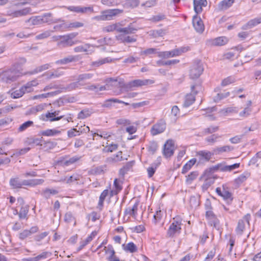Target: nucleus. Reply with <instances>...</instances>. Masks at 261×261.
Wrapping results in <instances>:
<instances>
[{
  "label": "nucleus",
  "mask_w": 261,
  "mask_h": 261,
  "mask_svg": "<svg viewBox=\"0 0 261 261\" xmlns=\"http://www.w3.org/2000/svg\"><path fill=\"white\" fill-rule=\"evenodd\" d=\"M94 74L91 73H84L77 75L76 81L71 83L66 87L61 88V91H70L80 87H85L88 85V81L90 80L93 76Z\"/></svg>",
  "instance_id": "nucleus-1"
},
{
  "label": "nucleus",
  "mask_w": 261,
  "mask_h": 261,
  "mask_svg": "<svg viewBox=\"0 0 261 261\" xmlns=\"http://www.w3.org/2000/svg\"><path fill=\"white\" fill-rule=\"evenodd\" d=\"M123 12V10L119 9H108L101 11L100 15L93 17L92 19L98 21L111 20L114 17L122 13Z\"/></svg>",
  "instance_id": "nucleus-2"
},
{
  "label": "nucleus",
  "mask_w": 261,
  "mask_h": 261,
  "mask_svg": "<svg viewBox=\"0 0 261 261\" xmlns=\"http://www.w3.org/2000/svg\"><path fill=\"white\" fill-rule=\"evenodd\" d=\"M51 14L45 13L42 15L32 16L25 20L26 25L29 27L40 25L43 23H47L50 21V17Z\"/></svg>",
  "instance_id": "nucleus-3"
},
{
  "label": "nucleus",
  "mask_w": 261,
  "mask_h": 261,
  "mask_svg": "<svg viewBox=\"0 0 261 261\" xmlns=\"http://www.w3.org/2000/svg\"><path fill=\"white\" fill-rule=\"evenodd\" d=\"M134 31H137L131 25L127 27H124L122 23L117 22L106 26L103 29V31L111 32L116 31L118 33H133Z\"/></svg>",
  "instance_id": "nucleus-4"
},
{
  "label": "nucleus",
  "mask_w": 261,
  "mask_h": 261,
  "mask_svg": "<svg viewBox=\"0 0 261 261\" xmlns=\"http://www.w3.org/2000/svg\"><path fill=\"white\" fill-rule=\"evenodd\" d=\"M38 84L36 80H33L28 82L25 85L22 86L19 89L16 90L11 93V96L13 98L21 97L25 93L32 91L33 87Z\"/></svg>",
  "instance_id": "nucleus-5"
},
{
  "label": "nucleus",
  "mask_w": 261,
  "mask_h": 261,
  "mask_svg": "<svg viewBox=\"0 0 261 261\" xmlns=\"http://www.w3.org/2000/svg\"><path fill=\"white\" fill-rule=\"evenodd\" d=\"M191 93L186 95L183 103V106L186 108L189 107L195 101V95L201 90V87L199 84H195L191 86Z\"/></svg>",
  "instance_id": "nucleus-6"
},
{
  "label": "nucleus",
  "mask_w": 261,
  "mask_h": 261,
  "mask_svg": "<svg viewBox=\"0 0 261 261\" xmlns=\"http://www.w3.org/2000/svg\"><path fill=\"white\" fill-rule=\"evenodd\" d=\"M181 220L180 218H174L172 223L168 229L167 236L169 237H173L176 233H179L181 230Z\"/></svg>",
  "instance_id": "nucleus-7"
},
{
  "label": "nucleus",
  "mask_w": 261,
  "mask_h": 261,
  "mask_svg": "<svg viewBox=\"0 0 261 261\" xmlns=\"http://www.w3.org/2000/svg\"><path fill=\"white\" fill-rule=\"evenodd\" d=\"M21 75V73L15 69L5 71L2 75V81L7 83H11L17 80Z\"/></svg>",
  "instance_id": "nucleus-8"
},
{
  "label": "nucleus",
  "mask_w": 261,
  "mask_h": 261,
  "mask_svg": "<svg viewBox=\"0 0 261 261\" xmlns=\"http://www.w3.org/2000/svg\"><path fill=\"white\" fill-rule=\"evenodd\" d=\"M203 71L202 63L200 61L195 62L190 70V76L193 79H197L201 74Z\"/></svg>",
  "instance_id": "nucleus-9"
},
{
  "label": "nucleus",
  "mask_w": 261,
  "mask_h": 261,
  "mask_svg": "<svg viewBox=\"0 0 261 261\" xmlns=\"http://www.w3.org/2000/svg\"><path fill=\"white\" fill-rule=\"evenodd\" d=\"M166 127L165 121L163 119L160 120L156 123L154 124L150 130L151 134L155 136L164 132Z\"/></svg>",
  "instance_id": "nucleus-10"
},
{
  "label": "nucleus",
  "mask_w": 261,
  "mask_h": 261,
  "mask_svg": "<svg viewBox=\"0 0 261 261\" xmlns=\"http://www.w3.org/2000/svg\"><path fill=\"white\" fill-rule=\"evenodd\" d=\"M250 218V215L249 214H247L244 216L242 219L239 220L237 227L236 229V232L238 234H242L245 228V223H247L249 225Z\"/></svg>",
  "instance_id": "nucleus-11"
},
{
  "label": "nucleus",
  "mask_w": 261,
  "mask_h": 261,
  "mask_svg": "<svg viewBox=\"0 0 261 261\" xmlns=\"http://www.w3.org/2000/svg\"><path fill=\"white\" fill-rule=\"evenodd\" d=\"M174 150L173 141L171 140H168L164 145L163 153L166 158H169L173 154Z\"/></svg>",
  "instance_id": "nucleus-12"
},
{
  "label": "nucleus",
  "mask_w": 261,
  "mask_h": 261,
  "mask_svg": "<svg viewBox=\"0 0 261 261\" xmlns=\"http://www.w3.org/2000/svg\"><path fill=\"white\" fill-rule=\"evenodd\" d=\"M53 38L56 41H59L58 44L62 46H71L74 42L67 35L54 36Z\"/></svg>",
  "instance_id": "nucleus-13"
},
{
  "label": "nucleus",
  "mask_w": 261,
  "mask_h": 261,
  "mask_svg": "<svg viewBox=\"0 0 261 261\" xmlns=\"http://www.w3.org/2000/svg\"><path fill=\"white\" fill-rule=\"evenodd\" d=\"M154 83V81L151 80H136L128 83L125 87L126 88H132L133 87L142 86L148 84Z\"/></svg>",
  "instance_id": "nucleus-14"
},
{
  "label": "nucleus",
  "mask_w": 261,
  "mask_h": 261,
  "mask_svg": "<svg viewBox=\"0 0 261 261\" xmlns=\"http://www.w3.org/2000/svg\"><path fill=\"white\" fill-rule=\"evenodd\" d=\"M31 9L30 7H26L21 10L9 11L8 12V15L12 17H18L23 16L27 15L28 14L31 13Z\"/></svg>",
  "instance_id": "nucleus-15"
},
{
  "label": "nucleus",
  "mask_w": 261,
  "mask_h": 261,
  "mask_svg": "<svg viewBox=\"0 0 261 261\" xmlns=\"http://www.w3.org/2000/svg\"><path fill=\"white\" fill-rule=\"evenodd\" d=\"M206 0H193L194 9L196 14L202 11V8L207 6Z\"/></svg>",
  "instance_id": "nucleus-16"
},
{
  "label": "nucleus",
  "mask_w": 261,
  "mask_h": 261,
  "mask_svg": "<svg viewBox=\"0 0 261 261\" xmlns=\"http://www.w3.org/2000/svg\"><path fill=\"white\" fill-rule=\"evenodd\" d=\"M193 25L196 32L202 33L204 30V26L202 20L197 16L193 18Z\"/></svg>",
  "instance_id": "nucleus-17"
},
{
  "label": "nucleus",
  "mask_w": 261,
  "mask_h": 261,
  "mask_svg": "<svg viewBox=\"0 0 261 261\" xmlns=\"http://www.w3.org/2000/svg\"><path fill=\"white\" fill-rule=\"evenodd\" d=\"M120 79L118 78H107L105 80V83L106 84V86H111V87H123L124 85V83L123 81L122 82L119 81Z\"/></svg>",
  "instance_id": "nucleus-18"
},
{
  "label": "nucleus",
  "mask_w": 261,
  "mask_h": 261,
  "mask_svg": "<svg viewBox=\"0 0 261 261\" xmlns=\"http://www.w3.org/2000/svg\"><path fill=\"white\" fill-rule=\"evenodd\" d=\"M214 151L210 152L206 150L199 151L197 152V155L201 161H208L212 155H214Z\"/></svg>",
  "instance_id": "nucleus-19"
},
{
  "label": "nucleus",
  "mask_w": 261,
  "mask_h": 261,
  "mask_svg": "<svg viewBox=\"0 0 261 261\" xmlns=\"http://www.w3.org/2000/svg\"><path fill=\"white\" fill-rule=\"evenodd\" d=\"M240 163H236L231 165H225L223 164H218L216 168L221 171H231L240 167Z\"/></svg>",
  "instance_id": "nucleus-20"
},
{
  "label": "nucleus",
  "mask_w": 261,
  "mask_h": 261,
  "mask_svg": "<svg viewBox=\"0 0 261 261\" xmlns=\"http://www.w3.org/2000/svg\"><path fill=\"white\" fill-rule=\"evenodd\" d=\"M222 197L228 204L232 201L233 198L231 193L229 191L228 187L226 185L222 186Z\"/></svg>",
  "instance_id": "nucleus-21"
},
{
  "label": "nucleus",
  "mask_w": 261,
  "mask_h": 261,
  "mask_svg": "<svg viewBox=\"0 0 261 261\" xmlns=\"http://www.w3.org/2000/svg\"><path fill=\"white\" fill-rule=\"evenodd\" d=\"M139 202L137 201L132 206H128L125 210V215L133 216L136 218L137 215V210Z\"/></svg>",
  "instance_id": "nucleus-22"
},
{
  "label": "nucleus",
  "mask_w": 261,
  "mask_h": 261,
  "mask_svg": "<svg viewBox=\"0 0 261 261\" xmlns=\"http://www.w3.org/2000/svg\"><path fill=\"white\" fill-rule=\"evenodd\" d=\"M44 182L43 179H33L30 180H23L21 181V187L22 186H35L42 184Z\"/></svg>",
  "instance_id": "nucleus-23"
},
{
  "label": "nucleus",
  "mask_w": 261,
  "mask_h": 261,
  "mask_svg": "<svg viewBox=\"0 0 261 261\" xmlns=\"http://www.w3.org/2000/svg\"><path fill=\"white\" fill-rule=\"evenodd\" d=\"M77 60L78 59L76 57L69 56L56 61L55 63L57 65H66L71 62H76Z\"/></svg>",
  "instance_id": "nucleus-24"
},
{
  "label": "nucleus",
  "mask_w": 261,
  "mask_h": 261,
  "mask_svg": "<svg viewBox=\"0 0 261 261\" xmlns=\"http://www.w3.org/2000/svg\"><path fill=\"white\" fill-rule=\"evenodd\" d=\"M62 118H63V116L55 117V113H53V112H47L45 115H42L41 116V119L44 121H47L48 120L51 122L58 121Z\"/></svg>",
  "instance_id": "nucleus-25"
},
{
  "label": "nucleus",
  "mask_w": 261,
  "mask_h": 261,
  "mask_svg": "<svg viewBox=\"0 0 261 261\" xmlns=\"http://www.w3.org/2000/svg\"><path fill=\"white\" fill-rule=\"evenodd\" d=\"M233 147L229 145H225L221 147H217L213 149L215 154H220L223 152H230L233 150Z\"/></svg>",
  "instance_id": "nucleus-26"
},
{
  "label": "nucleus",
  "mask_w": 261,
  "mask_h": 261,
  "mask_svg": "<svg viewBox=\"0 0 261 261\" xmlns=\"http://www.w3.org/2000/svg\"><path fill=\"white\" fill-rule=\"evenodd\" d=\"M228 41V39L225 36H221L211 40L212 44L215 46H222L226 44Z\"/></svg>",
  "instance_id": "nucleus-27"
},
{
  "label": "nucleus",
  "mask_w": 261,
  "mask_h": 261,
  "mask_svg": "<svg viewBox=\"0 0 261 261\" xmlns=\"http://www.w3.org/2000/svg\"><path fill=\"white\" fill-rule=\"evenodd\" d=\"M206 217L209 220L211 225L216 226L219 224V220L212 211H207L206 212Z\"/></svg>",
  "instance_id": "nucleus-28"
},
{
  "label": "nucleus",
  "mask_w": 261,
  "mask_h": 261,
  "mask_svg": "<svg viewBox=\"0 0 261 261\" xmlns=\"http://www.w3.org/2000/svg\"><path fill=\"white\" fill-rule=\"evenodd\" d=\"M178 51L175 49L171 51H161L159 53V57L163 58H169L178 56Z\"/></svg>",
  "instance_id": "nucleus-29"
},
{
  "label": "nucleus",
  "mask_w": 261,
  "mask_h": 261,
  "mask_svg": "<svg viewBox=\"0 0 261 261\" xmlns=\"http://www.w3.org/2000/svg\"><path fill=\"white\" fill-rule=\"evenodd\" d=\"M127 34H119L116 36L118 40L124 43H131L136 41V38L127 35Z\"/></svg>",
  "instance_id": "nucleus-30"
},
{
  "label": "nucleus",
  "mask_w": 261,
  "mask_h": 261,
  "mask_svg": "<svg viewBox=\"0 0 261 261\" xmlns=\"http://www.w3.org/2000/svg\"><path fill=\"white\" fill-rule=\"evenodd\" d=\"M112 102H117L120 103H123L126 106L129 105V103L127 102H125L122 100H120L117 98H110L107 99L105 101L104 103L102 105V107L105 108H110L112 106Z\"/></svg>",
  "instance_id": "nucleus-31"
},
{
  "label": "nucleus",
  "mask_w": 261,
  "mask_h": 261,
  "mask_svg": "<svg viewBox=\"0 0 261 261\" xmlns=\"http://www.w3.org/2000/svg\"><path fill=\"white\" fill-rule=\"evenodd\" d=\"M113 59L110 57H107L105 58L99 59L97 61L91 62V65L92 67H99L106 63H109L112 62Z\"/></svg>",
  "instance_id": "nucleus-32"
},
{
  "label": "nucleus",
  "mask_w": 261,
  "mask_h": 261,
  "mask_svg": "<svg viewBox=\"0 0 261 261\" xmlns=\"http://www.w3.org/2000/svg\"><path fill=\"white\" fill-rule=\"evenodd\" d=\"M61 90L60 91H57L51 92H48L46 93H43L41 94L36 95L32 97V99L33 100L35 99H41L43 98H45L50 96H53L54 95H57L59 93L61 92Z\"/></svg>",
  "instance_id": "nucleus-33"
},
{
  "label": "nucleus",
  "mask_w": 261,
  "mask_h": 261,
  "mask_svg": "<svg viewBox=\"0 0 261 261\" xmlns=\"http://www.w3.org/2000/svg\"><path fill=\"white\" fill-rule=\"evenodd\" d=\"M80 176L77 174H74L69 177L65 176L64 178H62L60 181L65 182L67 184H71L73 182L80 180Z\"/></svg>",
  "instance_id": "nucleus-34"
},
{
  "label": "nucleus",
  "mask_w": 261,
  "mask_h": 261,
  "mask_svg": "<svg viewBox=\"0 0 261 261\" xmlns=\"http://www.w3.org/2000/svg\"><path fill=\"white\" fill-rule=\"evenodd\" d=\"M81 159V156H79L77 155H75L72 156L69 159L63 160L61 161V164L63 166H68L71 164H73L77 161H79Z\"/></svg>",
  "instance_id": "nucleus-35"
},
{
  "label": "nucleus",
  "mask_w": 261,
  "mask_h": 261,
  "mask_svg": "<svg viewBox=\"0 0 261 261\" xmlns=\"http://www.w3.org/2000/svg\"><path fill=\"white\" fill-rule=\"evenodd\" d=\"M140 4L139 0H126L123 4L126 8H134L138 6Z\"/></svg>",
  "instance_id": "nucleus-36"
},
{
  "label": "nucleus",
  "mask_w": 261,
  "mask_h": 261,
  "mask_svg": "<svg viewBox=\"0 0 261 261\" xmlns=\"http://www.w3.org/2000/svg\"><path fill=\"white\" fill-rule=\"evenodd\" d=\"M58 193V191L55 189H46L42 192V195L46 199H48L51 195H55Z\"/></svg>",
  "instance_id": "nucleus-37"
},
{
  "label": "nucleus",
  "mask_w": 261,
  "mask_h": 261,
  "mask_svg": "<svg viewBox=\"0 0 261 261\" xmlns=\"http://www.w3.org/2000/svg\"><path fill=\"white\" fill-rule=\"evenodd\" d=\"M54 29L56 32L66 31L67 29V22L62 21L61 23L56 24L54 25Z\"/></svg>",
  "instance_id": "nucleus-38"
},
{
  "label": "nucleus",
  "mask_w": 261,
  "mask_h": 261,
  "mask_svg": "<svg viewBox=\"0 0 261 261\" xmlns=\"http://www.w3.org/2000/svg\"><path fill=\"white\" fill-rule=\"evenodd\" d=\"M196 162V159L194 158V159L190 160L182 167V173L184 174L186 173L195 164Z\"/></svg>",
  "instance_id": "nucleus-39"
},
{
  "label": "nucleus",
  "mask_w": 261,
  "mask_h": 261,
  "mask_svg": "<svg viewBox=\"0 0 261 261\" xmlns=\"http://www.w3.org/2000/svg\"><path fill=\"white\" fill-rule=\"evenodd\" d=\"M124 247V250L129 252L130 253H134L137 252V247L136 245L133 242H129L126 244L125 246L123 245Z\"/></svg>",
  "instance_id": "nucleus-40"
},
{
  "label": "nucleus",
  "mask_w": 261,
  "mask_h": 261,
  "mask_svg": "<svg viewBox=\"0 0 261 261\" xmlns=\"http://www.w3.org/2000/svg\"><path fill=\"white\" fill-rule=\"evenodd\" d=\"M61 132L55 129H48L41 132V135L44 136H54L60 134Z\"/></svg>",
  "instance_id": "nucleus-41"
},
{
  "label": "nucleus",
  "mask_w": 261,
  "mask_h": 261,
  "mask_svg": "<svg viewBox=\"0 0 261 261\" xmlns=\"http://www.w3.org/2000/svg\"><path fill=\"white\" fill-rule=\"evenodd\" d=\"M234 0H223L219 4V7L222 9H226L232 6Z\"/></svg>",
  "instance_id": "nucleus-42"
},
{
  "label": "nucleus",
  "mask_w": 261,
  "mask_h": 261,
  "mask_svg": "<svg viewBox=\"0 0 261 261\" xmlns=\"http://www.w3.org/2000/svg\"><path fill=\"white\" fill-rule=\"evenodd\" d=\"M261 23V17L255 18L249 21L246 24V27L248 28H253Z\"/></svg>",
  "instance_id": "nucleus-43"
},
{
  "label": "nucleus",
  "mask_w": 261,
  "mask_h": 261,
  "mask_svg": "<svg viewBox=\"0 0 261 261\" xmlns=\"http://www.w3.org/2000/svg\"><path fill=\"white\" fill-rule=\"evenodd\" d=\"M10 185L13 188H21V184L18 177L12 178L10 180Z\"/></svg>",
  "instance_id": "nucleus-44"
},
{
  "label": "nucleus",
  "mask_w": 261,
  "mask_h": 261,
  "mask_svg": "<svg viewBox=\"0 0 261 261\" xmlns=\"http://www.w3.org/2000/svg\"><path fill=\"white\" fill-rule=\"evenodd\" d=\"M102 4L108 7L115 6L119 4V0H101Z\"/></svg>",
  "instance_id": "nucleus-45"
},
{
  "label": "nucleus",
  "mask_w": 261,
  "mask_h": 261,
  "mask_svg": "<svg viewBox=\"0 0 261 261\" xmlns=\"http://www.w3.org/2000/svg\"><path fill=\"white\" fill-rule=\"evenodd\" d=\"M249 176L250 174L249 173H244L236 178L235 179V181L237 184H241L245 181L249 177Z\"/></svg>",
  "instance_id": "nucleus-46"
},
{
  "label": "nucleus",
  "mask_w": 261,
  "mask_h": 261,
  "mask_svg": "<svg viewBox=\"0 0 261 261\" xmlns=\"http://www.w3.org/2000/svg\"><path fill=\"white\" fill-rule=\"evenodd\" d=\"M29 212V207L28 206H22L21 209L18 213V216L20 219H24Z\"/></svg>",
  "instance_id": "nucleus-47"
},
{
  "label": "nucleus",
  "mask_w": 261,
  "mask_h": 261,
  "mask_svg": "<svg viewBox=\"0 0 261 261\" xmlns=\"http://www.w3.org/2000/svg\"><path fill=\"white\" fill-rule=\"evenodd\" d=\"M158 143L155 141H152L148 145V150L151 154H154L158 149Z\"/></svg>",
  "instance_id": "nucleus-48"
},
{
  "label": "nucleus",
  "mask_w": 261,
  "mask_h": 261,
  "mask_svg": "<svg viewBox=\"0 0 261 261\" xmlns=\"http://www.w3.org/2000/svg\"><path fill=\"white\" fill-rule=\"evenodd\" d=\"M198 174L197 171L192 172L190 174L186 176V182L188 184H191V182L196 178L198 176Z\"/></svg>",
  "instance_id": "nucleus-49"
},
{
  "label": "nucleus",
  "mask_w": 261,
  "mask_h": 261,
  "mask_svg": "<svg viewBox=\"0 0 261 261\" xmlns=\"http://www.w3.org/2000/svg\"><path fill=\"white\" fill-rule=\"evenodd\" d=\"M84 26V23L78 21H73L72 22L67 23V29L70 30L71 29H76Z\"/></svg>",
  "instance_id": "nucleus-50"
},
{
  "label": "nucleus",
  "mask_w": 261,
  "mask_h": 261,
  "mask_svg": "<svg viewBox=\"0 0 261 261\" xmlns=\"http://www.w3.org/2000/svg\"><path fill=\"white\" fill-rule=\"evenodd\" d=\"M220 138L218 135L214 134L205 138V141L212 144L217 141V140Z\"/></svg>",
  "instance_id": "nucleus-51"
},
{
  "label": "nucleus",
  "mask_w": 261,
  "mask_h": 261,
  "mask_svg": "<svg viewBox=\"0 0 261 261\" xmlns=\"http://www.w3.org/2000/svg\"><path fill=\"white\" fill-rule=\"evenodd\" d=\"M166 18V16L164 14H158L156 15L153 16L150 20L152 22H159L162 20H164Z\"/></svg>",
  "instance_id": "nucleus-52"
},
{
  "label": "nucleus",
  "mask_w": 261,
  "mask_h": 261,
  "mask_svg": "<svg viewBox=\"0 0 261 261\" xmlns=\"http://www.w3.org/2000/svg\"><path fill=\"white\" fill-rule=\"evenodd\" d=\"M50 67L49 64H45L44 65L40 66L37 67L32 72V74L36 73L39 72H41L43 70L48 69Z\"/></svg>",
  "instance_id": "nucleus-53"
},
{
  "label": "nucleus",
  "mask_w": 261,
  "mask_h": 261,
  "mask_svg": "<svg viewBox=\"0 0 261 261\" xmlns=\"http://www.w3.org/2000/svg\"><path fill=\"white\" fill-rule=\"evenodd\" d=\"M229 95V92H227L226 93H218L217 95L214 97V101L215 102H218L219 101L221 100V99L227 97Z\"/></svg>",
  "instance_id": "nucleus-54"
},
{
  "label": "nucleus",
  "mask_w": 261,
  "mask_h": 261,
  "mask_svg": "<svg viewBox=\"0 0 261 261\" xmlns=\"http://www.w3.org/2000/svg\"><path fill=\"white\" fill-rule=\"evenodd\" d=\"M33 124V122L32 121H28L23 124H22L18 128L19 132H22L25 130L28 127L31 126Z\"/></svg>",
  "instance_id": "nucleus-55"
},
{
  "label": "nucleus",
  "mask_w": 261,
  "mask_h": 261,
  "mask_svg": "<svg viewBox=\"0 0 261 261\" xmlns=\"http://www.w3.org/2000/svg\"><path fill=\"white\" fill-rule=\"evenodd\" d=\"M235 81V79L233 77L228 76L222 81L221 85L223 86H225L234 82Z\"/></svg>",
  "instance_id": "nucleus-56"
},
{
  "label": "nucleus",
  "mask_w": 261,
  "mask_h": 261,
  "mask_svg": "<svg viewBox=\"0 0 261 261\" xmlns=\"http://www.w3.org/2000/svg\"><path fill=\"white\" fill-rule=\"evenodd\" d=\"M251 112V109L249 107H245L244 110L239 113L240 117H246L248 116Z\"/></svg>",
  "instance_id": "nucleus-57"
},
{
  "label": "nucleus",
  "mask_w": 261,
  "mask_h": 261,
  "mask_svg": "<svg viewBox=\"0 0 261 261\" xmlns=\"http://www.w3.org/2000/svg\"><path fill=\"white\" fill-rule=\"evenodd\" d=\"M78 129L76 128H72L67 132V135L69 138H72L80 135L79 132H77Z\"/></svg>",
  "instance_id": "nucleus-58"
},
{
  "label": "nucleus",
  "mask_w": 261,
  "mask_h": 261,
  "mask_svg": "<svg viewBox=\"0 0 261 261\" xmlns=\"http://www.w3.org/2000/svg\"><path fill=\"white\" fill-rule=\"evenodd\" d=\"M90 115V113L88 110H83L78 114V118L85 119Z\"/></svg>",
  "instance_id": "nucleus-59"
},
{
  "label": "nucleus",
  "mask_w": 261,
  "mask_h": 261,
  "mask_svg": "<svg viewBox=\"0 0 261 261\" xmlns=\"http://www.w3.org/2000/svg\"><path fill=\"white\" fill-rule=\"evenodd\" d=\"M104 250L106 253H109L110 256L115 255V251L111 245H109L108 247H105Z\"/></svg>",
  "instance_id": "nucleus-60"
},
{
  "label": "nucleus",
  "mask_w": 261,
  "mask_h": 261,
  "mask_svg": "<svg viewBox=\"0 0 261 261\" xmlns=\"http://www.w3.org/2000/svg\"><path fill=\"white\" fill-rule=\"evenodd\" d=\"M88 12L93 13L94 12L93 8L92 7H82L80 6L79 13H86Z\"/></svg>",
  "instance_id": "nucleus-61"
},
{
  "label": "nucleus",
  "mask_w": 261,
  "mask_h": 261,
  "mask_svg": "<svg viewBox=\"0 0 261 261\" xmlns=\"http://www.w3.org/2000/svg\"><path fill=\"white\" fill-rule=\"evenodd\" d=\"M218 130V126H211L204 130V133L205 134H212L213 133L216 132Z\"/></svg>",
  "instance_id": "nucleus-62"
},
{
  "label": "nucleus",
  "mask_w": 261,
  "mask_h": 261,
  "mask_svg": "<svg viewBox=\"0 0 261 261\" xmlns=\"http://www.w3.org/2000/svg\"><path fill=\"white\" fill-rule=\"evenodd\" d=\"M30 236H31V234L30 232H29V230L25 229L19 233V238L21 240H24Z\"/></svg>",
  "instance_id": "nucleus-63"
},
{
  "label": "nucleus",
  "mask_w": 261,
  "mask_h": 261,
  "mask_svg": "<svg viewBox=\"0 0 261 261\" xmlns=\"http://www.w3.org/2000/svg\"><path fill=\"white\" fill-rule=\"evenodd\" d=\"M216 253V249L213 248L207 254L206 257L205 258V261H209L212 259L215 256Z\"/></svg>",
  "instance_id": "nucleus-64"
}]
</instances>
